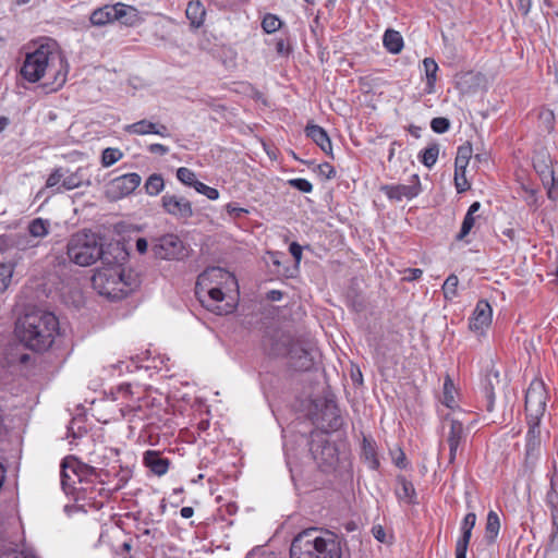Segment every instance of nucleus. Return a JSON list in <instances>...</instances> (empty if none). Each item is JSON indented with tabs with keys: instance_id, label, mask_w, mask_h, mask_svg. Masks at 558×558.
<instances>
[{
	"instance_id": "59",
	"label": "nucleus",
	"mask_w": 558,
	"mask_h": 558,
	"mask_svg": "<svg viewBox=\"0 0 558 558\" xmlns=\"http://www.w3.org/2000/svg\"><path fill=\"white\" fill-rule=\"evenodd\" d=\"M318 170H319V173L322 175H325L327 179H332L336 175L335 168L328 162H324V163L319 165Z\"/></svg>"
},
{
	"instance_id": "14",
	"label": "nucleus",
	"mask_w": 558,
	"mask_h": 558,
	"mask_svg": "<svg viewBox=\"0 0 558 558\" xmlns=\"http://www.w3.org/2000/svg\"><path fill=\"white\" fill-rule=\"evenodd\" d=\"M234 276L221 267H209L198 275L195 289H210L225 287L229 282L234 283Z\"/></svg>"
},
{
	"instance_id": "53",
	"label": "nucleus",
	"mask_w": 558,
	"mask_h": 558,
	"mask_svg": "<svg viewBox=\"0 0 558 558\" xmlns=\"http://www.w3.org/2000/svg\"><path fill=\"white\" fill-rule=\"evenodd\" d=\"M77 482V477H74L71 470H69V477H63V462L61 463V484L62 488L65 493H69L71 489H76L75 484Z\"/></svg>"
},
{
	"instance_id": "54",
	"label": "nucleus",
	"mask_w": 558,
	"mask_h": 558,
	"mask_svg": "<svg viewBox=\"0 0 558 558\" xmlns=\"http://www.w3.org/2000/svg\"><path fill=\"white\" fill-rule=\"evenodd\" d=\"M392 453V459L399 469H405L408 465L405 453L401 448H397Z\"/></svg>"
},
{
	"instance_id": "22",
	"label": "nucleus",
	"mask_w": 558,
	"mask_h": 558,
	"mask_svg": "<svg viewBox=\"0 0 558 558\" xmlns=\"http://www.w3.org/2000/svg\"><path fill=\"white\" fill-rule=\"evenodd\" d=\"M295 341L290 335L288 333H280L275 338L270 339L268 353L272 356H287L289 357L292 345L295 344Z\"/></svg>"
},
{
	"instance_id": "52",
	"label": "nucleus",
	"mask_w": 558,
	"mask_h": 558,
	"mask_svg": "<svg viewBox=\"0 0 558 558\" xmlns=\"http://www.w3.org/2000/svg\"><path fill=\"white\" fill-rule=\"evenodd\" d=\"M450 122L447 118H434L430 122V128L435 133H445L449 130Z\"/></svg>"
},
{
	"instance_id": "39",
	"label": "nucleus",
	"mask_w": 558,
	"mask_h": 558,
	"mask_svg": "<svg viewBox=\"0 0 558 558\" xmlns=\"http://www.w3.org/2000/svg\"><path fill=\"white\" fill-rule=\"evenodd\" d=\"M363 456L368 462L369 468L376 470L379 466L374 442L366 437L363 439Z\"/></svg>"
},
{
	"instance_id": "61",
	"label": "nucleus",
	"mask_w": 558,
	"mask_h": 558,
	"mask_svg": "<svg viewBox=\"0 0 558 558\" xmlns=\"http://www.w3.org/2000/svg\"><path fill=\"white\" fill-rule=\"evenodd\" d=\"M148 151L163 156L169 153V148L162 144H150L148 146Z\"/></svg>"
},
{
	"instance_id": "28",
	"label": "nucleus",
	"mask_w": 558,
	"mask_h": 558,
	"mask_svg": "<svg viewBox=\"0 0 558 558\" xmlns=\"http://www.w3.org/2000/svg\"><path fill=\"white\" fill-rule=\"evenodd\" d=\"M384 47L392 54H398L402 51L404 43L401 34L398 31L389 28L385 32L383 37Z\"/></svg>"
},
{
	"instance_id": "62",
	"label": "nucleus",
	"mask_w": 558,
	"mask_h": 558,
	"mask_svg": "<svg viewBox=\"0 0 558 558\" xmlns=\"http://www.w3.org/2000/svg\"><path fill=\"white\" fill-rule=\"evenodd\" d=\"M532 8V0H519L518 1V10L522 13V15L526 16Z\"/></svg>"
},
{
	"instance_id": "10",
	"label": "nucleus",
	"mask_w": 558,
	"mask_h": 558,
	"mask_svg": "<svg viewBox=\"0 0 558 558\" xmlns=\"http://www.w3.org/2000/svg\"><path fill=\"white\" fill-rule=\"evenodd\" d=\"M546 409V392L542 383L532 384L525 393V411L531 420H541Z\"/></svg>"
},
{
	"instance_id": "60",
	"label": "nucleus",
	"mask_w": 558,
	"mask_h": 558,
	"mask_svg": "<svg viewBox=\"0 0 558 558\" xmlns=\"http://www.w3.org/2000/svg\"><path fill=\"white\" fill-rule=\"evenodd\" d=\"M276 51L280 56H288L291 51V47L284 39H278L276 43Z\"/></svg>"
},
{
	"instance_id": "12",
	"label": "nucleus",
	"mask_w": 558,
	"mask_h": 558,
	"mask_svg": "<svg viewBox=\"0 0 558 558\" xmlns=\"http://www.w3.org/2000/svg\"><path fill=\"white\" fill-rule=\"evenodd\" d=\"M161 207L165 213L178 220L186 221L194 215L192 203L185 197L174 194H165L161 197Z\"/></svg>"
},
{
	"instance_id": "21",
	"label": "nucleus",
	"mask_w": 558,
	"mask_h": 558,
	"mask_svg": "<svg viewBox=\"0 0 558 558\" xmlns=\"http://www.w3.org/2000/svg\"><path fill=\"white\" fill-rule=\"evenodd\" d=\"M305 134L310 137L319 148L331 158L332 146L328 133L322 126L317 124L308 123L305 128Z\"/></svg>"
},
{
	"instance_id": "13",
	"label": "nucleus",
	"mask_w": 558,
	"mask_h": 558,
	"mask_svg": "<svg viewBox=\"0 0 558 558\" xmlns=\"http://www.w3.org/2000/svg\"><path fill=\"white\" fill-rule=\"evenodd\" d=\"M315 546L316 558H341L340 539L333 532L318 530Z\"/></svg>"
},
{
	"instance_id": "44",
	"label": "nucleus",
	"mask_w": 558,
	"mask_h": 558,
	"mask_svg": "<svg viewBox=\"0 0 558 558\" xmlns=\"http://www.w3.org/2000/svg\"><path fill=\"white\" fill-rule=\"evenodd\" d=\"M459 279L456 275H450L442 284L444 296L447 300H452L457 295V288Z\"/></svg>"
},
{
	"instance_id": "38",
	"label": "nucleus",
	"mask_w": 558,
	"mask_h": 558,
	"mask_svg": "<svg viewBox=\"0 0 558 558\" xmlns=\"http://www.w3.org/2000/svg\"><path fill=\"white\" fill-rule=\"evenodd\" d=\"M14 263H0V293H3L10 286L14 272Z\"/></svg>"
},
{
	"instance_id": "20",
	"label": "nucleus",
	"mask_w": 558,
	"mask_h": 558,
	"mask_svg": "<svg viewBox=\"0 0 558 558\" xmlns=\"http://www.w3.org/2000/svg\"><path fill=\"white\" fill-rule=\"evenodd\" d=\"M69 470L74 477H77L78 483H83L88 476L96 474L95 468L84 464L73 457L63 459V477H69Z\"/></svg>"
},
{
	"instance_id": "57",
	"label": "nucleus",
	"mask_w": 558,
	"mask_h": 558,
	"mask_svg": "<svg viewBox=\"0 0 558 558\" xmlns=\"http://www.w3.org/2000/svg\"><path fill=\"white\" fill-rule=\"evenodd\" d=\"M539 421L529 418L530 428L527 432L529 440L535 439L539 435Z\"/></svg>"
},
{
	"instance_id": "31",
	"label": "nucleus",
	"mask_w": 558,
	"mask_h": 558,
	"mask_svg": "<svg viewBox=\"0 0 558 558\" xmlns=\"http://www.w3.org/2000/svg\"><path fill=\"white\" fill-rule=\"evenodd\" d=\"M185 14L193 27H199L204 23L206 12L201 2L191 1L187 4Z\"/></svg>"
},
{
	"instance_id": "51",
	"label": "nucleus",
	"mask_w": 558,
	"mask_h": 558,
	"mask_svg": "<svg viewBox=\"0 0 558 558\" xmlns=\"http://www.w3.org/2000/svg\"><path fill=\"white\" fill-rule=\"evenodd\" d=\"M288 184L303 193H311L313 191V184L306 179H291L288 181Z\"/></svg>"
},
{
	"instance_id": "11",
	"label": "nucleus",
	"mask_w": 558,
	"mask_h": 558,
	"mask_svg": "<svg viewBox=\"0 0 558 558\" xmlns=\"http://www.w3.org/2000/svg\"><path fill=\"white\" fill-rule=\"evenodd\" d=\"M448 432L445 434V440L449 447V463H453L457 458V451L461 444L465 441L466 434L463 423L459 420L447 415L444 421L442 428Z\"/></svg>"
},
{
	"instance_id": "3",
	"label": "nucleus",
	"mask_w": 558,
	"mask_h": 558,
	"mask_svg": "<svg viewBox=\"0 0 558 558\" xmlns=\"http://www.w3.org/2000/svg\"><path fill=\"white\" fill-rule=\"evenodd\" d=\"M93 288L109 300H120L134 291L140 280L131 269L126 270L119 264L99 268L92 277Z\"/></svg>"
},
{
	"instance_id": "17",
	"label": "nucleus",
	"mask_w": 558,
	"mask_h": 558,
	"mask_svg": "<svg viewBox=\"0 0 558 558\" xmlns=\"http://www.w3.org/2000/svg\"><path fill=\"white\" fill-rule=\"evenodd\" d=\"M381 190L391 199H410L415 197L421 192L420 178L417 174H413L410 184L385 185L381 187Z\"/></svg>"
},
{
	"instance_id": "4",
	"label": "nucleus",
	"mask_w": 558,
	"mask_h": 558,
	"mask_svg": "<svg viewBox=\"0 0 558 558\" xmlns=\"http://www.w3.org/2000/svg\"><path fill=\"white\" fill-rule=\"evenodd\" d=\"M66 254L69 259L82 267L89 266L101 259L108 263L106 253L98 236L93 232H77L73 234L66 245Z\"/></svg>"
},
{
	"instance_id": "48",
	"label": "nucleus",
	"mask_w": 558,
	"mask_h": 558,
	"mask_svg": "<svg viewBox=\"0 0 558 558\" xmlns=\"http://www.w3.org/2000/svg\"><path fill=\"white\" fill-rule=\"evenodd\" d=\"M474 223H475L474 216L466 214L462 221L460 232L457 234L456 239L459 241L463 240L471 232L472 228L474 227Z\"/></svg>"
},
{
	"instance_id": "2",
	"label": "nucleus",
	"mask_w": 558,
	"mask_h": 558,
	"mask_svg": "<svg viewBox=\"0 0 558 558\" xmlns=\"http://www.w3.org/2000/svg\"><path fill=\"white\" fill-rule=\"evenodd\" d=\"M15 333L27 349L45 352L52 347L59 333V320L51 312L34 310L17 319Z\"/></svg>"
},
{
	"instance_id": "29",
	"label": "nucleus",
	"mask_w": 558,
	"mask_h": 558,
	"mask_svg": "<svg viewBox=\"0 0 558 558\" xmlns=\"http://www.w3.org/2000/svg\"><path fill=\"white\" fill-rule=\"evenodd\" d=\"M10 246L21 252H26L39 246L27 232H19L9 236Z\"/></svg>"
},
{
	"instance_id": "45",
	"label": "nucleus",
	"mask_w": 558,
	"mask_h": 558,
	"mask_svg": "<svg viewBox=\"0 0 558 558\" xmlns=\"http://www.w3.org/2000/svg\"><path fill=\"white\" fill-rule=\"evenodd\" d=\"M178 180L184 185L194 187L197 183L195 173L185 167H181L177 170Z\"/></svg>"
},
{
	"instance_id": "5",
	"label": "nucleus",
	"mask_w": 558,
	"mask_h": 558,
	"mask_svg": "<svg viewBox=\"0 0 558 558\" xmlns=\"http://www.w3.org/2000/svg\"><path fill=\"white\" fill-rule=\"evenodd\" d=\"M150 250L154 257L161 260H182L189 255L184 242L174 233L153 238Z\"/></svg>"
},
{
	"instance_id": "43",
	"label": "nucleus",
	"mask_w": 558,
	"mask_h": 558,
	"mask_svg": "<svg viewBox=\"0 0 558 558\" xmlns=\"http://www.w3.org/2000/svg\"><path fill=\"white\" fill-rule=\"evenodd\" d=\"M493 379H495L497 381V384H499V379H498V374H494L493 378L489 376L487 377L486 379V384L484 386V392H485V397H486V400H487V405H486V409L487 411H493V408H494V401H495V391H494V383H493Z\"/></svg>"
},
{
	"instance_id": "8",
	"label": "nucleus",
	"mask_w": 558,
	"mask_h": 558,
	"mask_svg": "<svg viewBox=\"0 0 558 558\" xmlns=\"http://www.w3.org/2000/svg\"><path fill=\"white\" fill-rule=\"evenodd\" d=\"M316 349L310 341L296 340L289 355V364L295 371H310L315 364Z\"/></svg>"
},
{
	"instance_id": "63",
	"label": "nucleus",
	"mask_w": 558,
	"mask_h": 558,
	"mask_svg": "<svg viewBox=\"0 0 558 558\" xmlns=\"http://www.w3.org/2000/svg\"><path fill=\"white\" fill-rule=\"evenodd\" d=\"M544 558H558V544H548L545 548Z\"/></svg>"
},
{
	"instance_id": "16",
	"label": "nucleus",
	"mask_w": 558,
	"mask_h": 558,
	"mask_svg": "<svg viewBox=\"0 0 558 558\" xmlns=\"http://www.w3.org/2000/svg\"><path fill=\"white\" fill-rule=\"evenodd\" d=\"M533 167L538 173L543 184L548 189V197L553 198V189L556 185L551 159L546 150H538L533 156Z\"/></svg>"
},
{
	"instance_id": "7",
	"label": "nucleus",
	"mask_w": 558,
	"mask_h": 558,
	"mask_svg": "<svg viewBox=\"0 0 558 558\" xmlns=\"http://www.w3.org/2000/svg\"><path fill=\"white\" fill-rule=\"evenodd\" d=\"M223 287L206 288L203 290L195 289V295L204 307L217 315H227L232 313L234 306L230 303H223Z\"/></svg>"
},
{
	"instance_id": "64",
	"label": "nucleus",
	"mask_w": 558,
	"mask_h": 558,
	"mask_svg": "<svg viewBox=\"0 0 558 558\" xmlns=\"http://www.w3.org/2000/svg\"><path fill=\"white\" fill-rule=\"evenodd\" d=\"M3 558H36L34 556H27L22 550L12 549L4 554Z\"/></svg>"
},
{
	"instance_id": "15",
	"label": "nucleus",
	"mask_w": 558,
	"mask_h": 558,
	"mask_svg": "<svg viewBox=\"0 0 558 558\" xmlns=\"http://www.w3.org/2000/svg\"><path fill=\"white\" fill-rule=\"evenodd\" d=\"M141 181V175L135 172L120 175L108 183L107 194L113 199L122 198L133 193Z\"/></svg>"
},
{
	"instance_id": "36",
	"label": "nucleus",
	"mask_w": 558,
	"mask_h": 558,
	"mask_svg": "<svg viewBox=\"0 0 558 558\" xmlns=\"http://www.w3.org/2000/svg\"><path fill=\"white\" fill-rule=\"evenodd\" d=\"M456 392H457V390H456L454 384H453L451 377L449 375H447L445 377V381H444L442 400H441L446 407L453 409L457 405V402L454 399Z\"/></svg>"
},
{
	"instance_id": "23",
	"label": "nucleus",
	"mask_w": 558,
	"mask_h": 558,
	"mask_svg": "<svg viewBox=\"0 0 558 558\" xmlns=\"http://www.w3.org/2000/svg\"><path fill=\"white\" fill-rule=\"evenodd\" d=\"M144 464L156 475L161 476L168 472L170 461L161 458L158 451L147 450L143 458Z\"/></svg>"
},
{
	"instance_id": "55",
	"label": "nucleus",
	"mask_w": 558,
	"mask_h": 558,
	"mask_svg": "<svg viewBox=\"0 0 558 558\" xmlns=\"http://www.w3.org/2000/svg\"><path fill=\"white\" fill-rule=\"evenodd\" d=\"M550 519L553 524V531L550 534L549 544H558V511H551Z\"/></svg>"
},
{
	"instance_id": "56",
	"label": "nucleus",
	"mask_w": 558,
	"mask_h": 558,
	"mask_svg": "<svg viewBox=\"0 0 558 558\" xmlns=\"http://www.w3.org/2000/svg\"><path fill=\"white\" fill-rule=\"evenodd\" d=\"M63 178V174L60 172L59 169L54 170L52 173L49 174L47 181H46V187H54L60 186V182Z\"/></svg>"
},
{
	"instance_id": "26",
	"label": "nucleus",
	"mask_w": 558,
	"mask_h": 558,
	"mask_svg": "<svg viewBox=\"0 0 558 558\" xmlns=\"http://www.w3.org/2000/svg\"><path fill=\"white\" fill-rule=\"evenodd\" d=\"M116 7L114 4H106L101 8L94 10L90 14L89 21L94 26H105L116 21Z\"/></svg>"
},
{
	"instance_id": "50",
	"label": "nucleus",
	"mask_w": 558,
	"mask_h": 558,
	"mask_svg": "<svg viewBox=\"0 0 558 558\" xmlns=\"http://www.w3.org/2000/svg\"><path fill=\"white\" fill-rule=\"evenodd\" d=\"M546 505L550 512L558 511V493L553 481L550 482V489L546 494Z\"/></svg>"
},
{
	"instance_id": "18",
	"label": "nucleus",
	"mask_w": 558,
	"mask_h": 558,
	"mask_svg": "<svg viewBox=\"0 0 558 558\" xmlns=\"http://www.w3.org/2000/svg\"><path fill=\"white\" fill-rule=\"evenodd\" d=\"M492 314L489 303L485 300L478 301L470 319V329L482 335L492 324Z\"/></svg>"
},
{
	"instance_id": "32",
	"label": "nucleus",
	"mask_w": 558,
	"mask_h": 558,
	"mask_svg": "<svg viewBox=\"0 0 558 558\" xmlns=\"http://www.w3.org/2000/svg\"><path fill=\"white\" fill-rule=\"evenodd\" d=\"M500 530V520L498 514L490 510L487 514L486 526H485V539L487 543L493 544Z\"/></svg>"
},
{
	"instance_id": "1",
	"label": "nucleus",
	"mask_w": 558,
	"mask_h": 558,
	"mask_svg": "<svg viewBox=\"0 0 558 558\" xmlns=\"http://www.w3.org/2000/svg\"><path fill=\"white\" fill-rule=\"evenodd\" d=\"M68 62L54 44L40 45L35 51L26 54L21 68L22 76L36 83L43 77L51 78L50 90H58L66 81Z\"/></svg>"
},
{
	"instance_id": "41",
	"label": "nucleus",
	"mask_w": 558,
	"mask_h": 558,
	"mask_svg": "<svg viewBox=\"0 0 558 558\" xmlns=\"http://www.w3.org/2000/svg\"><path fill=\"white\" fill-rule=\"evenodd\" d=\"M282 25L281 20L271 13H267L262 21V28L267 34L277 32Z\"/></svg>"
},
{
	"instance_id": "47",
	"label": "nucleus",
	"mask_w": 558,
	"mask_h": 558,
	"mask_svg": "<svg viewBox=\"0 0 558 558\" xmlns=\"http://www.w3.org/2000/svg\"><path fill=\"white\" fill-rule=\"evenodd\" d=\"M454 185L458 193L465 192L470 189V183L465 178V170L454 168Z\"/></svg>"
},
{
	"instance_id": "9",
	"label": "nucleus",
	"mask_w": 558,
	"mask_h": 558,
	"mask_svg": "<svg viewBox=\"0 0 558 558\" xmlns=\"http://www.w3.org/2000/svg\"><path fill=\"white\" fill-rule=\"evenodd\" d=\"M317 527H310L299 533L292 541L290 547L291 558H316V534Z\"/></svg>"
},
{
	"instance_id": "40",
	"label": "nucleus",
	"mask_w": 558,
	"mask_h": 558,
	"mask_svg": "<svg viewBox=\"0 0 558 558\" xmlns=\"http://www.w3.org/2000/svg\"><path fill=\"white\" fill-rule=\"evenodd\" d=\"M462 535L456 544V558H466L468 546L471 539V530H461Z\"/></svg>"
},
{
	"instance_id": "19",
	"label": "nucleus",
	"mask_w": 558,
	"mask_h": 558,
	"mask_svg": "<svg viewBox=\"0 0 558 558\" xmlns=\"http://www.w3.org/2000/svg\"><path fill=\"white\" fill-rule=\"evenodd\" d=\"M124 131L134 135L156 134L162 137H168L170 135L167 125L155 123L146 119L126 125Z\"/></svg>"
},
{
	"instance_id": "49",
	"label": "nucleus",
	"mask_w": 558,
	"mask_h": 558,
	"mask_svg": "<svg viewBox=\"0 0 558 558\" xmlns=\"http://www.w3.org/2000/svg\"><path fill=\"white\" fill-rule=\"evenodd\" d=\"M194 189L199 193L205 195L208 199H217L219 197V192L217 189L210 187L205 183L197 181Z\"/></svg>"
},
{
	"instance_id": "33",
	"label": "nucleus",
	"mask_w": 558,
	"mask_h": 558,
	"mask_svg": "<svg viewBox=\"0 0 558 558\" xmlns=\"http://www.w3.org/2000/svg\"><path fill=\"white\" fill-rule=\"evenodd\" d=\"M423 65L426 74V85H427V92L433 93L435 83L437 81V71H438V64L433 58H425L423 60Z\"/></svg>"
},
{
	"instance_id": "30",
	"label": "nucleus",
	"mask_w": 558,
	"mask_h": 558,
	"mask_svg": "<svg viewBox=\"0 0 558 558\" xmlns=\"http://www.w3.org/2000/svg\"><path fill=\"white\" fill-rule=\"evenodd\" d=\"M397 481L396 494L398 498L407 504H415L416 493L412 482L408 481L404 476H399Z\"/></svg>"
},
{
	"instance_id": "46",
	"label": "nucleus",
	"mask_w": 558,
	"mask_h": 558,
	"mask_svg": "<svg viewBox=\"0 0 558 558\" xmlns=\"http://www.w3.org/2000/svg\"><path fill=\"white\" fill-rule=\"evenodd\" d=\"M81 184H82L81 177L77 173H72L62 180L61 185L57 187V192H61L62 189L73 190V189L81 186Z\"/></svg>"
},
{
	"instance_id": "27",
	"label": "nucleus",
	"mask_w": 558,
	"mask_h": 558,
	"mask_svg": "<svg viewBox=\"0 0 558 558\" xmlns=\"http://www.w3.org/2000/svg\"><path fill=\"white\" fill-rule=\"evenodd\" d=\"M50 222L47 219L35 218L29 221L26 228V232L35 240L38 244L40 241L49 234Z\"/></svg>"
},
{
	"instance_id": "37",
	"label": "nucleus",
	"mask_w": 558,
	"mask_h": 558,
	"mask_svg": "<svg viewBox=\"0 0 558 558\" xmlns=\"http://www.w3.org/2000/svg\"><path fill=\"white\" fill-rule=\"evenodd\" d=\"M438 155L439 145L437 143H432L422 151L420 158L422 163L430 169L437 162Z\"/></svg>"
},
{
	"instance_id": "34",
	"label": "nucleus",
	"mask_w": 558,
	"mask_h": 558,
	"mask_svg": "<svg viewBox=\"0 0 558 558\" xmlns=\"http://www.w3.org/2000/svg\"><path fill=\"white\" fill-rule=\"evenodd\" d=\"M473 148L470 143H465L458 147L456 160H454V168H458L459 170H466V167L469 165V161L472 157Z\"/></svg>"
},
{
	"instance_id": "42",
	"label": "nucleus",
	"mask_w": 558,
	"mask_h": 558,
	"mask_svg": "<svg viewBox=\"0 0 558 558\" xmlns=\"http://www.w3.org/2000/svg\"><path fill=\"white\" fill-rule=\"evenodd\" d=\"M123 153L119 148H106L101 154V165L104 167H110L113 163L122 159Z\"/></svg>"
},
{
	"instance_id": "58",
	"label": "nucleus",
	"mask_w": 558,
	"mask_h": 558,
	"mask_svg": "<svg viewBox=\"0 0 558 558\" xmlns=\"http://www.w3.org/2000/svg\"><path fill=\"white\" fill-rule=\"evenodd\" d=\"M475 522H476V514L474 512H470L468 513L462 523H461V530H473V527L475 526Z\"/></svg>"
},
{
	"instance_id": "35",
	"label": "nucleus",
	"mask_w": 558,
	"mask_h": 558,
	"mask_svg": "<svg viewBox=\"0 0 558 558\" xmlns=\"http://www.w3.org/2000/svg\"><path fill=\"white\" fill-rule=\"evenodd\" d=\"M165 187V181L161 174H150L144 183L145 192L150 196L158 195Z\"/></svg>"
},
{
	"instance_id": "25",
	"label": "nucleus",
	"mask_w": 558,
	"mask_h": 558,
	"mask_svg": "<svg viewBox=\"0 0 558 558\" xmlns=\"http://www.w3.org/2000/svg\"><path fill=\"white\" fill-rule=\"evenodd\" d=\"M116 14L117 19L116 21L120 22L121 24H124L126 26H134L140 23L141 17L137 9L131 5H126L123 3H116Z\"/></svg>"
},
{
	"instance_id": "6",
	"label": "nucleus",
	"mask_w": 558,
	"mask_h": 558,
	"mask_svg": "<svg viewBox=\"0 0 558 558\" xmlns=\"http://www.w3.org/2000/svg\"><path fill=\"white\" fill-rule=\"evenodd\" d=\"M310 451L319 466L333 468L338 461L336 447L323 433H312Z\"/></svg>"
},
{
	"instance_id": "24",
	"label": "nucleus",
	"mask_w": 558,
	"mask_h": 558,
	"mask_svg": "<svg viewBox=\"0 0 558 558\" xmlns=\"http://www.w3.org/2000/svg\"><path fill=\"white\" fill-rule=\"evenodd\" d=\"M317 424L323 429L324 435L329 430L339 429L342 425V418L338 414V409L335 405H326L322 414V422H317Z\"/></svg>"
}]
</instances>
